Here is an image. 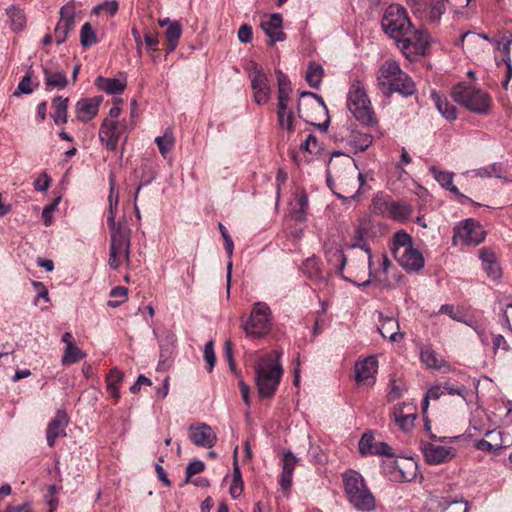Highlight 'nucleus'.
I'll return each mask as SVG.
<instances>
[{"label":"nucleus","mask_w":512,"mask_h":512,"mask_svg":"<svg viewBox=\"0 0 512 512\" xmlns=\"http://www.w3.org/2000/svg\"><path fill=\"white\" fill-rule=\"evenodd\" d=\"M290 99L277 101V121L279 126L291 134L295 130L297 117L305 122L315 124L312 117L307 113L306 109L320 110L327 113V107L321 96L313 92H301L299 100L296 104V112L294 108L289 106Z\"/></svg>","instance_id":"1"},{"label":"nucleus","mask_w":512,"mask_h":512,"mask_svg":"<svg viewBox=\"0 0 512 512\" xmlns=\"http://www.w3.org/2000/svg\"><path fill=\"white\" fill-rule=\"evenodd\" d=\"M118 205L109 203L107 224L110 229L109 266L116 270L123 261H129L131 230L125 222H115Z\"/></svg>","instance_id":"2"},{"label":"nucleus","mask_w":512,"mask_h":512,"mask_svg":"<svg viewBox=\"0 0 512 512\" xmlns=\"http://www.w3.org/2000/svg\"><path fill=\"white\" fill-rule=\"evenodd\" d=\"M366 231L361 226L357 227L352 237L350 248L352 250L359 248L357 253V263L350 260V268L353 269L355 280H351L358 285L367 286L371 282L372 276V254L370 247L365 243Z\"/></svg>","instance_id":"3"},{"label":"nucleus","mask_w":512,"mask_h":512,"mask_svg":"<svg viewBox=\"0 0 512 512\" xmlns=\"http://www.w3.org/2000/svg\"><path fill=\"white\" fill-rule=\"evenodd\" d=\"M347 107L354 118L363 126L375 128L378 119L366 90L358 80L352 82L347 94Z\"/></svg>","instance_id":"4"},{"label":"nucleus","mask_w":512,"mask_h":512,"mask_svg":"<svg viewBox=\"0 0 512 512\" xmlns=\"http://www.w3.org/2000/svg\"><path fill=\"white\" fill-rule=\"evenodd\" d=\"M278 358L277 352L275 358L269 355L261 359L255 368V380L261 398H271L280 384L283 369Z\"/></svg>","instance_id":"5"},{"label":"nucleus","mask_w":512,"mask_h":512,"mask_svg":"<svg viewBox=\"0 0 512 512\" xmlns=\"http://www.w3.org/2000/svg\"><path fill=\"white\" fill-rule=\"evenodd\" d=\"M343 482L348 500L356 509L371 511L375 508V498L360 473L354 470L344 473Z\"/></svg>","instance_id":"6"},{"label":"nucleus","mask_w":512,"mask_h":512,"mask_svg":"<svg viewBox=\"0 0 512 512\" xmlns=\"http://www.w3.org/2000/svg\"><path fill=\"white\" fill-rule=\"evenodd\" d=\"M452 97L455 102L474 113L487 114L490 109V96L470 84L458 83L455 85L452 89Z\"/></svg>","instance_id":"7"},{"label":"nucleus","mask_w":512,"mask_h":512,"mask_svg":"<svg viewBox=\"0 0 512 512\" xmlns=\"http://www.w3.org/2000/svg\"><path fill=\"white\" fill-rule=\"evenodd\" d=\"M381 26L384 32L396 42L409 33L413 24L404 7L392 4L383 14Z\"/></svg>","instance_id":"8"},{"label":"nucleus","mask_w":512,"mask_h":512,"mask_svg":"<svg viewBox=\"0 0 512 512\" xmlns=\"http://www.w3.org/2000/svg\"><path fill=\"white\" fill-rule=\"evenodd\" d=\"M271 310L264 302H256L252 308L249 318L243 322L242 328L246 336L251 338H262L271 329Z\"/></svg>","instance_id":"9"},{"label":"nucleus","mask_w":512,"mask_h":512,"mask_svg":"<svg viewBox=\"0 0 512 512\" xmlns=\"http://www.w3.org/2000/svg\"><path fill=\"white\" fill-rule=\"evenodd\" d=\"M431 42V37L426 30L411 29L409 33L396 43L401 52L410 60L426 55Z\"/></svg>","instance_id":"10"},{"label":"nucleus","mask_w":512,"mask_h":512,"mask_svg":"<svg viewBox=\"0 0 512 512\" xmlns=\"http://www.w3.org/2000/svg\"><path fill=\"white\" fill-rule=\"evenodd\" d=\"M334 138L354 154L367 150L373 143L371 134L359 131L353 124L341 126Z\"/></svg>","instance_id":"11"},{"label":"nucleus","mask_w":512,"mask_h":512,"mask_svg":"<svg viewBox=\"0 0 512 512\" xmlns=\"http://www.w3.org/2000/svg\"><path fill=\"white\" fill-rule=\"evenodd\" d=\"M486 231L482 225L472 219L461 221L453 229V244H463L467 246H475L484 241Z\"/></svg>","instance_id":"12"},{"label":"nucleus","mask_w":512,"mask_h":512,"mask_svg":"<svg viewBox=\"0 0 512 512\" xmlns=\"http://www.w3.org/2000/svg\"><path fill=\"white\" fill-rule=\"evenodd\" d=\"M413 13L429 23H439L447 0H406Z\"/></svg>","instance_id":"13"},{"label":"nucleus","mask_w":512,"mask_h":512,"mask_svg":"<svg viewBox=\"0 0 512 512\" xmlns=\"http://www.w3.org/2000/svg\"><path fill=\"white\" fill-rule=\"evenodd\" d=\"M249 77L251 79V87L254 93V101L258 105L268 103L271 98V87L262 66L257 63H252Z\"/></svg>","instance_id":"14"},{"label":"nucleus","mask_w":512,"mask_h":512,"mask_svg":"<svg viewBox=\"0 0 512 512\" xmlns=\"http://www.w3.org/2000/svg\"><path fill=\"white\" fill-rule=\"evenodd\" d=\"M126 129L127 125L124 121L105 118L99 129V139L108 150L115 151Z\"/></svg>","instance_id":"15"},{"label":"nucleus","mask_w":512,"mask_h":512,"mask_svg":"<svg viewBox=\"0 0 512 512\" xmlns=\"http://www.w3.org/2000/svg\"><path fill=\"white\" fill-rule=\"evenodd\" d=\"M60 19L54 29L55 42L63 44L76 26V8L73 2H68L60 9Z\"/></svg>","instance_id":"16"},{"label":"nucleus","mask_w":512,"mask_h":512,"mask_svg":"<svg viewBox=\"0 0 512 512\" xmlns=\"http://www.w3.org/2000/svg\"><path fill=\"white\" fill-rule=\"evenodd\" d=\"M392 416L398 427L408 432L414 426L417 417V408L412 403L403 402L393 408Z\"/></svg>","instance_id":"17"},{"label":"nucleus","mask_w":512,"mask_h":512,"mask_svg":"<svg viewBox=\"0 0 512 512\" xmlns=\"http://www.w3.org/2000/svg\"><path fill=\"white\" fill-rule=\"evenodd\" d=\"M422 452L426 462L432 465L448 462L455 457L454 448L432 443H424L422 445Z\"/></svg>","instance_id":"18"},{"label":"nucleus","mask_w":512,"mask_h":512,"mask_svg":"<svg viewBox=\"0 0 512 512\" xmlns=\"http://www.w3.org/2000/svg\"><path fill=\"white\" fill-rule=\"evenodd\" d=\"M189 438L196 446L211 448L216 443V434L212 428L204 423L189 427Z\"/></svg>","instance_id":"19"},{"label":"nucleus","mask_w":512,"mask_h":512,"mask_svg":"<svg viewBox=\"0 0 512 512\" xmlns=\"http://www.w3.org/2000/svg\"><path fill=\"white\" fill-rule=\"evenodd\" d=\"M394 258L407 272H418L425 264L422 253L414 247L401 251Z\"/></svg>","instance_id":"20"},{"label":"nucleus","mask_w":512,"mask_h":512,"mask_svg":"<svg viewBox=\"0 0 512 512\" xmlns=\"http://www.w3.org/2000/svg\"><path fill=\"white\" fill-rule=\"evenodd\" d=\"M378 361L374 356H369L355 365V379L357 383L372 385L375 381L374 376L377 373Z\"/></svg>","instance_id":"21"},{"label":"nucleus","mask_w":512,"mask_h":512,"mask_svg":"<svg viewBox=\"0 0 512 512\" xmlns=\"http://www.w3.org/2000/svg\"><path fill=\"white\" fill-rule=\"evenodd\" d=\"M68 417L65 411L58 410L55 417L49 422L46 430V439L50 447H53L58 437L65 436V428Z\"/></svg>","instance_id":"22"},{"label":"nucleus","mask_w":512,"mask_h":512,"mask_svg":"<svg viewBox=\"0 0 512 512\" xmlns=\"http://www.w3.org/2000/svg\"><path fill=\"white\" fill-rule=\"evenodd\" d=\"M298 458L291 451H285L282 455V472L279 476V485L283 491H289L292 486V476Z\"/></svg>","instance_id":"23"},{"label":"nucleus","mask_w":512,"mask_h":512,"mask_svg":"<svg viewBox=\"0 0 512 512\" xmlns=\"http://www.w3.org/2000/svg\"><path fill=\"white\" fill-rule=\"evenodd\" d=\"M282 16L279 13L271 14L269 19L261 23V27L270 39V45L281 42L286 39L282 31Z\"/></svg>","instance_id":"24"},{"label":"nucleus","mask_w":512,"mask_h":512,"mask_svg":"<svg viewBox=\"0 0 512 512\" xmlns=\"http://www.w3.org/2000/svg\"><path fill=\"white\" fill-rule=\"evenodd\" d=\"M160 27H166L165 36L168 44V53L173 52L178 46L180 37L182 35V26L178 21H172L170 18L165 17L158 20Z\"/></svg>","instance_id":"25"},{"label":"nucleus","mask_w":512,"mask_h":512,"mask_svg":"<svg viewBox=\"0 0 512 512\" xmlns=\"http://www.w3.org/2000/svg\"><path fill=\"white\" fill-rule=\"evenodd\" d=\"M397 92L404 97L411 96L415 92V85L411 77H409L406 73H400L394 79H391L388 86L386 87L385 95L389 96L391 93Z\"/></svg>","instance_id":"26"},{"label":"nucleus","mask_w":512,"mask_h":512,"mask_svg":"<svg viewBox=\"0 0 512 512\" xmlns=\"http://www.w3.org/2000/svg\"><path fill=\"white\" fill-rule=\"evenodd\" d=\"M102 100L103 99L101 96H96L78 101L76 105L78 120L82 122H88L94 118L98 113Z\"/></svg>","instance_id":"27"},{"label":"nucleus","mask_w":512,"mask_h":512,"mask_svg":"<svg viewBox=\"0 0 512 512\" xmlns=\"http://www.w3.org/2000/svg\"><path fill=\"white\" fill-rule=\"evenodd\" d=\"M378 331L383 338H388L391 342H397L403 338L397 319L393 317H383L381 313Z\"/></svg>","instance_id":"28"},{"label":"nucleus","mask_w":512,"mask_h":512,"mask_svg":"<svg viewBox=\"0 0 512 512\" xmlns=\"http://www.w3.org/2000/svg\"><path fill=\"white\" fill-rule=\"evenodd\" d=\"M431 99L433 100L439 113L448 121H453L457 118L456 107L449 103L446 96L438 91H431Z\"/></svg>","instance_id":"29"},{"label":"nucleus","mask_w":512,"mask_h":512,"mask_svg":"<svg viewBox=\"0 0 512 512\" xmlns=\"http://www.w3.org/2000/svg\"><path fill=\"white\" fill-rule=\"evenodd\" d=\"M403 73L400 66L395 61H386L380 68L378 76V85L383 93H386V87L391 79L396 78Z\"/></svg>","instance_id":"30"},{"label":"nucleus","mask_w":512,"mask_h":512,"mask_svg":"<svg viewBox=\"0 0 512 512\" xmlns=\"http://www.w3.org/2000/svg\"><path fill=\"white\" fill-rule=\"evenodd\" d=\"M6 15L9 20V24L11 29L14 32H21L25 29L27 18L24 12L19 5H11L6 9Z\"/></svg>","instance_id":"31"},{"label":"nucleus","mask_w":512,"mask_h":512,"mask_svg":"<svg viewBox=\"0 0 512 512\" xmlns=\"http://www.w3.org/2000/svg\"><path fill=\"white\" fill-rule=\"evenodd\" d=\"M413 209L411 205L405 201H390L387 206V214L390 218L396 221H406L412 214Z\"/></svg>","instance_id":"32"},{"label":"nucleus","mask_w":512,"mask_h":512,"mask_svg":"<svg viewBox=\"0 0 512 512\" xmlns=\"http://www.w3.org/2000/svg\"><path fill=\"white\" fill-rule=\"evenodd\" d=\"M430 172L434 176L435 180L446 190H449L451 193L458 197H463L460 193L459 189L453 185V177L454 173L449 171H442L435 166L430 168Z\"/></svg>","instance_id":"33"},{"label":"nucleus","mask_w":512,"mask_h":512,"mask_svg":"<svg viewBox=\"0 0 512 512\" xmlns=\"http://www.w3.org/2000/svg\"><path fill=\"white\" fill-rule=\"evenodd\" d=\"M303 273L315 284L324 283L326 277L323 275L319 262L316 258H307L301 267Z\"/></svg>","instance_id":"34"},{"label":"nucleus","mask_w":512,"mask_h":512,"mask_svg":"<svg viewBox=\"0 0 512 512\" xmlns=\"http://www.w3.org/2000/svg\"><path fill=\"white\" fill-rule=\"evenodd\" d=\"M95 84L100 90L112 95L122 93L126 87V83L119 79L102 76L97 77Z\"/></svg>","instance_id":"35"},{"label":"nucleus","mask_w":512,"mask_h":512,"mask_svg":"<svg viewBox=\"0 0 512 512\" xmlns=\"http://www.w3.org/2000/svg\"><path fill=\"white\" fill-rule=\"evenodd\" d=\"M45 85L48 89H63L68 84V79L63 71L53 72L50 68L43 69Z\"/></svg>","instance_id":"36"},{"label":"nucleus","mask_w":512,"mask_h":512,"mask_svg":"<svg viewBox=\"0 0 512 512\" xmlns=\"http://www.w3.org/2000/svg\"><path fill=\"white\" fill-rule=\"evenodd\" d=\"M411 247H413L412 238L408 233L404 230H399L394 234L392 244L390 246L391 252L394 256Z\"/></svg>","instance_id":"37"},{"label":"nucleus","mask_w":512,"mask_h":512,"mask_svg":"<svg viewBox=\"0 0 512 512\" xmlns=\"http://www.w3.org/2000/svg\"><path fill=\"white\" fill-rule=\"evenodd\" d=\"M394 463L401 473L403 481L410 482L416 477L417 465L411 459L402 458L401 460H395Z\"/></svg>","instance_id":"38"},{"label":"nucleus","mask_w":512,"mask_h":512,"mask_svg":"<svg viewBox=\"0 0 512 512\" xmlns=\"http://www.w3.org/2000/svg\"><path fill=\"white\" fill-rule=\"evenodd\" d=\"M54 112L52 118L56 124H65L67 122L68 98L61 96L55 97L52 101Z\"/></svg>","instance_id":"39"},{"label":"nucleus","mask_w":512,"mask_h":512,"mask_svg":"<svg viewBox=\"0 0 512 512\" xmlns=\"http://www.w3.org/2000/svg\"><path fill=\"white\" fill-rule=\"evenodd\" d=\"M420 358L428 368L440 369L445 365L444 359L430 347L421 349Z\"/></svg>","instance_id":"40"},{"label":"nucleus","mask_w":512,"mask_h":512,"mask_svg":"<svg viewBox=\"0 0 512 512\" xmlns=\"http://www.w3.org/2000/svg\"><path fill=\"white\" fill-rule=\"evenodd\" d=\"M155 143L159 149L160 154L166 158L167 154L174 146L175 138L171 128H167L162 136L155 138Z\"/></svg>","instance_id":"41"},{"label":"nucleus","mask_w":512,"mask_h":512,"mask_svg":"<svg viewBox=\"0 0 512 512\" xmlns=\"http://www.w3.org/2000/svg\"><path fill=\"white\" fill-rule=\"evenodd\" d=\"M277 74V101H284L290 99V93L292 92L291 82L289 77L282 71L278 70Z\"/></svg>","instance_id":"42"},{"label":"nucleus","mask_w":512,"mask_h":512,"mask_svg":"<svg viewBox=\"0 0 512 512\" xmlns=\"http://www.w3.org/2000/svg\"><path fill=\"white\" fill-rule=\"evenodd\" d=\"M324 70L320 64L310 63L306 72V80L312 88H317L323 78Z\"/></svg>","instance_id":"43"},{"label":"nucleus","mask_w":512,"mask_h":512,"mask_svg":"<svg viewBox=\"0 0 512 512\" xmlns=\"http://www.w3.org/2000/svg\"><path fill=\"white\" fill-rule=\"evenodd\" d=\"M85 356L86 354L82 350H80L76 345H68L65 347L61 363L63 365H71L82 360L83 358H85Z\"/></svg>","instance_id":"44"},{"label":"nucleus","mask_w":512,"mask_h":512,"mask_svg":"<svg viewBox=\"0 0 512 512\" xmlns=\"http://www.w3.org/2000/svg\"><path fill=\"white\" fill-rule=\"evenodd\" d=\"M443 512H467L468 503L464 499L443 498L440 502Z\"/></svg>","instance_id":"45"},{"label":"nucleus","mask_w":512,"mask_h":512,"mask_svg":"<svg viewBox=\"0 0 512 512\" xmlns=\"http://www.w3.org/2000/svg\"><path fill=\"white\" fill-rule=\"evenodd\" d=\"M308 208V197L306 193H301L296 202V207L293 208V218L298 222H303L306 219V210Z\"/></svg>","instance_id":"46"},{"label":"nucleus","mask_w":512,"mask_h":512,"mask_svg":"<svg viewBox=\"0 0 512 512\" xmlns=\"http://www.w3.org/2000/svg\"><path fill=\"white\" fill-rule=\"evenodd\" d=\"M80 42L83 47H90L97 42L96 34L88 22L81 27Z\"/></svg>","instance_id":"47"},{"label":"nucleus","mask_w":512,"mask_h":512,"mask_svg":"<svg viewBox=\"0 0 512 512\" xmlns=\"http://www.w3.org/2000/svg\"><path fill=\"white\" fill-rule=\"evenodd\" d=\"M374 435L371 431L365 432L358 444V449L361 455H372L374 448Z\"/></svg>","instance_id":"48"},{"label":"nucleus","mask_w":512,"mask_h":512,"mask_svg":"<svg viewBox=\"0 0 512 512\" xmlns=\"http://www.w3.org/2000/svg\"><path fill=\"white\" fill-rule=\"evenodd\" d=\"M442 395H444V390L442 389L441 385H433L431 386L423 401H422V410H423V413L425 414L428 407H429V400H438Z\"/></svg>","instance_id":"49"},{"label":"nucleus","mask_w":512,"mask_h":512,"mask_svg":"<svg viewBox=\"0 0 512 512\" xmlns=\"http://www.w3.org/2000/svg\"><path fill=\"white\" fill-rule=\"evenodd\" d=\"M31 77L32 71L30 68L28 72L25 74V76L19 82L17 90L14 92L15 96H18L20 94H30L33 92Z\"/></svg>","instance_id":"50"},{"label":"nucleus","mask_w":512,"mask_h":512,"mask_svg":"<svg viewBox=\"0 0 512 512\" xmlns=\"http://www.w3.org/2000/svg\"><path fill=\"white\" fill-rule=\"evenodd\" d=\"M441 387L444 390V394L458 395L465 399L466 388L464 385H454L447 381L441 384Z\"/></svg>","instance_id":"51"},{"label":"nucleus","mask_w":512,"mask_h":512,"mask_svg":"<svg viewBox=\"0 0 512 512\" xmlns=\"http://www.w3.org/2000/svg\"><path fill=\"white\" fill-rule=\"evenodd\" d=\"M205 469V464L201 460H194L188 464L186 467V482L190 480V478L196 474L203 472Z\"/></svg>","instance_id":"52"},{"label":"nucleus","mask_w":512,"mask_h":512,"mask_svg":"<svg viewBox=\"0 0 512 512\" xmlns=\"http://www.w3.org/2000/svg\"><path fill=\"white\" fill-rule=\"evenodd\" d=\"M204 359L208 364V371L211 372L216 362L213 342L209 341L204 346Z\"/></svg>","instance_id":"53"},{"label":"nucleus","mask_w":512,"mask_h":512,"mask_svg":"<svg viewBox=\"0 0 512 512\" xmlns=\"http://www.w3.org/2000/svg\"><path fill=\"white\" fill-rule=\"evenodd\" d=\"M475 447L480 451L485 452H497L502 449V445L500 443H491L486 439L478 440L475 444Z\"/></svg>","instance_id":"54"},{"label":"nucleus","mask_w":512,"mask_h":512,"mask_svg":"<svg viewBox=\"0 0 512 512\" xmlns=\"http://www.w3.org/2000/svg\"><path fill=\"white\" fill-rule=\"evenodd\" d=\"M300 149L305 150L311 154L316 153L318 151L317 138L312 134L308 135L307 138L305 139V141L303 143H301Z\"/></svg>","instance_id":"55"},{"label":"nucleus","mask_w":512,"mask_h":512,"mask_svg":"<svg viewBox=\"0 0 512 512\" xmlns=\"http://www.w3.org/2000/svg\"><path fill=\"white\" fill-rule=\"evenodd\" d=\"M99 11H104L105 13L113 16L118 11V3L115 0L107 1L94 8L95 13H99Z\"/></svg>","instance_id":"56"},{"label":"nucleus","mask_w":512,"mask_h":512,"mask_svg":"<svg viewBox=\"0 0 512 512\" xmlns=\"http://www.w3.org/2000/svg\"><path fill=\"white\" fill-rule=\"evenodd\" d=\"M372 455L388 456L392 457V449L385 442H375Z\"/></svg>","instance_id":"57"},{"label":"nucleus","mask_w":512,"mask_h":512,"mask_svg":"<svg viewBox=\"0 0 512 512\" xmlns=\"http://www.w3.org/2000/svg\"><path fill=\"white\" fill-rule=\"evenodd\" d=\"M472 172L474 173L475 176H478L481 178L492 177V176L499 177V174L497 173V167L495 164L473 170Z\"/></svg>","instance_id":"58"},{"label":"nucleus","mask_w":512,"mask_h":512,"mask_svg":"<svg viewBox=\"0 0 512 512\" xmlns=\"http://www.w3.org/2000/svg\"><path fill=\"white\" fill-rule=\"evenodd\" d=\"M252 37H253V31H252V27L250 25L243 24L242 26H240V28L238 30V39L242 43L251 42Z\"/></svg>","instance_id":"59"},{"label":"nucleus","mask_w":512,"mask_h":512,"mask_svg":"<svg viewBox=\"0 0 512 512\" xmlns=\"http://www.w3.org/2000/svg\"><path fill=\"white\" fill-rule=\"evenodd\" d=\"M390 202L386 201L385 197L382 194H378L373 199V206L375 211L380 212L382 214L387 213V206Z\"/></svg>","instance_id":"60"},{"label":"nucleus","mask_w":512,"mask_h":512,"mask_svg":"<svg viewBox=\"0 0 512 512\" xmlns=\"http://www.w3.org/2000/svg\"><path fill=\"white\" fill-rule=\"evenodd\" d=\"M51 179L46 173L40 174V176L34 182V188L37 191H46L50 186Z\"/></svg>","instance_id":"61"},{"label":"nucleus","mask_w":512,"mask_h":512,"mask_svg":"<svg viewBox=\"0 0 512 512\" xmlns=\"http://www.w3.org/2000/svg\"><path fill=\"white\" fill-rule=\"evenodd\" d=\"M484 266V270L487 272L488 276L492 279H498L501 276V269L497 261L492 263H487Z\"/></svg>","instance_id":"62"},{"label":"nucleus","mask_w":512,"mask_h":512,"mask_svg":"<svg viewBox=\"0 0 512 512\" xmlns=\"http://www.w3.org/2000/svg\"><path fill=\"white\" fill-rule=\"evenodd\" d=\"M124 374L118 368H112L107 375V384L117 385L123 380Z\"/></svg>","instance_id":"63"},{"label":"nucleus","mask_w":512,"mask_h":512,"mask_svg":"<svg viewBox=\"0 0 512 512\" xmlns=\"http://www.w3.org/2000/svg\"><path fill=\"white\" fill-rule=\"evenodd\" d=\"M160 348L161 350L169 351V349L174 345L175 343V335L170 332H165V337L160 339Z\"/></svg>","instance_id":"64"}]
</instances>
